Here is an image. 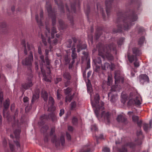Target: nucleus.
I'll return each instance as SVG.
<instances>
[{
	"label": "nucleus",
	"mask_w": 152,
	"mask_h": 152,
	"mask_svg": "<svg viewBox=\"0 0 152 152\" xmlns=\"http://www.w3.org/2000/svg\"><path fill=\"white\" fill-rule=\"evenodd\" d=\"M133 21V13L132 12L130 15L126 18L124 17L123 13L119 11L117 13V18L116 20L117 29H114L113 32L115 33L121 32L122 30H126L129 29Z\"/></svg>",
	"instance_id": "nucleus-1"
},
{
	"label": "nucleus",
	"mask_w": 152,
	"mask_h": 152,
	"mask_svg": "<svg viewBox=\"0 0 152 152\" xmlns=\"http://www.w3.org/2000/svg\"><path fill=\"white\" fill-rule=\"evenodd\" d=\"M116 45L113 43L110 44L107 46H104L101 43H99L96 46L99 55L104 59L106 58L109 61L113 60V56L110 52L113 50L116 53Z\"/></svg>",
	"instance_id": "nucleus-2"
},
{
	"label": "nucleus",
	"mask_w": 152,
	"mask_h": 152,
	"mask_svg": "<svg viewBox=\"0 0 152 152\" xmlns=\"http://www.w3.org/2000/svg\"><path fill=\"white\" fill-rule=\"evenodd\" d=\"M46 8L48 13L49 17L52 19L53 26L51 28V38L53 39L54 37V34L57 32L56 28L54 26L56 23V13L55 10L52 9L51 5L49 3H46Z\"/></svg>",
	"instance_id": "nucleus-3"
},
{
	"label": "nucleus",
	"mask_w": 152,
	"mask_h": 152,
	"mask_svg": "<svg viewBox=\"0 0 152 152\" xmlns=\"http://www.w3.org/2000/svg\"><path fill=\"white\" fill-rule=\"evenodd\" d=\"M99 96L96 94L94 98V102L91 100V102L93 107H94V112L97 117H98V114L100 111L104 109V103L102 102H99Z\"/></svg>",
	"instance_id": "nucleus-4"
},
{
	"label": "nucleus",
	"mask_w": 152,
	"mask_h": 152,
	"mask_svg": "<svg viewBox=\"0 0 152 152\" xmlns=\"http://www.w3.org/2000/svg\"><path fill=\"white\" fill-rule=\"evenodd\" d=\"M40 58L41 61V62L40 63V68L41 72L42 74L44 80L46 82H50V80L48 78V77L46 76V73L45 72V70L43 69V65L45 64V63L47 64V68L48 69L49 72H48V74H49L50 73V68L49 65L50 61L48 59V57L47 56L45 58V61L44 59V56L43 55H41L40 56Z\"/></svg>",
	"instance_id": "nucleus-5"
},
{
	"label": "nucleus",
	"mask_w": 152,
	"mask_h": 152,
	"mask_svg": "<svg viewBox=\"0 0 152 152\" xmlns=\"http://www.w3.org/2000/svg\"><path fill=\"white\" fill-rule=\"evenodd\" d=\"M55 132V128L54 127H53L51 129L50 135L51 136V141L55 144L56 146L58 147L60 145L61 143L62 145H64L65 143V139L64 136H61L60 140L58 139L56 135L54 134Z\"/></svg>",
	"instance_id": "nucleus-6"
},
{
	"label": "nucleus",
	"mask_w": 152,
	"mask_h": 152,
	"mask_svg": "<svg viewBox=\"0 0 152 152\" xmlns=\"http://www.w3.org/2000/svg\"><path fill=\"white\" fill-rule=\"evenodd\" d=\"M74 3H71L70 4V8H69L67 4L66 5V8L67 11V17L68 19L70 21L72 24H73V17L72 16L70 15L71 14L73 13H75L76 12L75 5L77 4L79 5V0H74Z\"/></svg>",
	"instance_id": "nucleus-7"
},
{
	"label": "nucleus",
	"mask_w": 152,
	"mask_h": 152,
	"mask_svg": "<svg viewBox=\"0 0 152 152\" xmlns=\"http://www.w3.org/2000/svg\"><path fill=\"white\" fill-rule=\"evenodd\" d=\"M32 50L28 51V54L29 53L28 57L22 60V63L23 65L28 66V71L29 73H32V70L31 67L32 63L33 61V58Z\"/></svg>",
	"instance_id": "nucleus-8"
},
{
	"label": "nucleus",
	"mask_w": 152,
	"mask_h": 152,
	"mask_svg": "<svg viewBox=\"0 0 152 152\" xmlns=\"http://www.w3.org/2000/svg\"><path fill=\"white\" fill-rule=\"evenodd\" d=\"M27 75L26 81L25 83H22L21 85V89L23 93L24 92L23 91V89L25 90L28 89L33 85V83L32 82V80L33 78L32 73H28Z\"/></svg>",
	"instance_id": "nucleus-9"
},
{
	"label": "nucleus",
	"mask_w": 152,
	"mask_h": 152,
	"mask_svg": "<svg viewBox=\"0 0 152 152\" xmlns=\"http://www.w3.org/2000/svg\"><path fill=\"white\" fill-rule=\"evenodd\" d=\"M144 138V135L141 130L139 129L137 132V138L134 142V152L135 147H137L138 148L142 144V140Z\"/></svg>",
	"instance_id": "nucleus-10"
},
{
	"label": "nucleus",
	"mask_w": 152,
	"mask_h": 152,
	"mask_svg": "<svg viewBox=\"0 0 152 152\" xmlns=\"http://www.w3.org/2000/svg\"><path fill=\"white\" fill-rule=\"evenodd\" d=\"M115 85L112 87L111 89L112 92L119 91L121 88V86L119 85L116 84L120 82L121 80L122 83L124 82L123 78L121 77L120 75L116 72L115 74Z\"/></svg>",
	"instance_id": "nucleus-11"
},
{
	"label": "nucleus",
	"mask_w": 152,
	"mask_h": 152,
	"mask_svg": "<svg viewBox=\"0 0 152 152\" xmlns=\"http://www.w3.org/2000/svg\"><path fill=\"white\" fill-rule=\"evenodd\" d=\"M121 98V101L124 104L126 101L128 100L127 104L128 106L130 107L133 104V93H131L128 96H127L126 94H122Z\"/></svg>",
	"instance_id": "nucleus-12"
},
{
	"label": "nucleus",
	"mask_w": 152,
	"mask_h": 152,
	"mask_svg": "<svg viewBox=\"0 0 152 152\" xmlns=\"http://www.w3.org/2000/svg\"><path fill=\"white\" fill-rule=\"evenodd\" d=\"M18 114V112L17 110L15 111V115L14 116L13 120L14 122V126H17L18 127V129L15 130L14 132V133L15 136V137L18 139L19 137L20 134V129L19 128V126L20 125V123L18 122V121L16 119V117Z\"/></svg>",
	"instance_id": "nucleus-13"
},
{
	"label": "nucleus",
	"mask_w": 152,
	"mask_h": 152,
	"mask_svg": "<svg viewBox=\"0 0 152 152\" xmlns=\"http://www.w3.org/2000/svg\"><path fill=\"white\" fill-rule=\"evenodd\" d=\"M134 105L139 108H140L142 103V99L140 95L134 88Z\"/></svg>",
	"instance_id": "nucleus-14"
},
{
	"label": "nucleus",
	"mask_w": 152,
	"mask_h": 152,
	"mask_svg": "<svg viewBox=\"0 0 152 152\" xmlns=\"http://www.w3.org/2000/svg\"><path fill=\"white\" fill-rule=\"evenodd\" d=\"M141 54V50L140 48H134V66L135 68L138 67L139 66V62L138 59L134 56H139Z\"/></svg>",
	"instance_id": "nucleus-15"
},
{
	"label": "nucleus",
	"mask_w": 152,
	"mask_h": 152,
	"mask_svg": "<svg viewBox=\"0 0 152 152\" xmlns=\"http://www.w3.org/2000/svg\"><path fill=\"white\" fill-rule=\"evenodd\" d=\"M141 4L140 0H134V22L136 21L138 18L137 14H136L137 12H135V9L139 11Z\"/></svg>",
	"instance_id": "nucleus-16"
},
{
	"label": "nucleus",
	"mask_w": 152,
	"mask_h": 152,
	"mask_svg": "<svg viewBox=\"0 0 152 152\" xmlns=\"http://www.w3.org/2000/svg\"><path fill=\"white\" fill-rule=\"evenodd\" d=\"M111 116V114L109 112L103 111L102 112L101 118L106 124L110 123Z\"/></svg>",
	"instance_id": "nucleus-17"
},
{
	"label": "nucleus",
	"mask_w": 152,
	"mask_h": 152,
	"mask_svg": "<svg viewBox=\"0 0 152 152\" xmlns=\"http://www.w3.org/2000/svg\"><path fill=\"white\" fill-rule=\"evenodd\" d=\"M46 28L47 32L45 33L46 37L48 38V43L50 44V48L51 50L52 47L51 46L52 45L54 44L56 45L58 42V40L56 39H55L53 40V42H51L50 39V29L48 28L47 24H46Z\"/></svg>",
	"instance_id": "nucleus-18"
},
{
	"label": "nucleus",
	"mask_w": 152,
	"mask_h": 152,
	"mask_svg": "<svg viewBox=\"0 0 152 152\" xmlns=\"http://www.w3.org/2000/svg\"><path fill=\"white\" fill-rule=\"evenodd\" d=\"M10 104V100L8 99H6L4 103V109L3 111L4 117L6 118L9 121H10L9 115L8 113L6 112V110L9 108Z\"/></svg>",
	"instance_id": "nucleus-19"
},
{
	"label": "nucleus",
	"mask_w": 152,
	"mask_h": 152,
	"mask_svg": "<svg viewBox=\"0 0 152 152\" xmlns=\"http://www.w3.org/2000/svg\"><path fill=\"white\" fill-rule=\"evenodd\" d=\"M48 118H51L52 121H55L56 119V115L53 113H52L50 114H49L48 115H44L41 116L40 117V119L41 120V123H43L44 122L48 119Z\"/></svg>",
	"instance_id": "nucleus-20"
},
{
	"label": "nucleus",
	"mask_w": 152,
	"mask_h": 152,
	"mask_svg": "<svg viewBox=\"0 0 152 152\" xmlns=\"http://www.w3.org/2000/svg\"><path fill=\"white\" fill-rule=\"evenodd\" d=\"M74 44L73 45L72 48H71L72 50V53L71 54V57L72 58V63L74 64L75 62V59L77 58V54L76 53V44L77 41V39L76 38H73Z\"/></svg>",
	"instance_id": "nucleus-21"
},
{
	"label": "nucleus",
	"mask_w": 152,
	"mask_h": 152,
	"mask_svg": "<svg viewBox=\"0 0 152 152\" xmlns=\"http://www.w3.org/2000/svg\"><path fill=\"white\" fill-rule=\"evenodd\" d=\"M21 44L24 47V53L26 55H28V51L32 50L34 49L32 46L29 43H27L26 45V44L25 40H22Z\"/></svg>",
	"instance_id": "nucleus-22"
},
{
	"label": "nucleus",
	"mask_w": 152,
	"mask_h": 152,
	"mask_svg": "<svg viewBox=\"0 0 152 152\" xmlns=\"http://www.w3.org/2000/svg\"><path fill=\"white\" fill-rule=\"evenodd\" d=\"M115 66V64L111 63L110 64L106 62L101 65V69L103 70H107L109 68L111 70H113Z\"/></svg>",
	"instance_id": "nucleus-23"
},
{
	"label": "nucleus",
	"mask_w": 152,
	"mask_h": 152,
	"mask_svg": "<svg viewBox=\"0 0 152 152\" xmlns=\"http://www.w3.org/2000/svg\"><path fill=\"white\" fill-rule=\"evenodd\" d=\"M113 1V0H106L105 1L106 12L108 17L110 15V10L112 7V4Z\"/></svg>",
	"instance_id": "nucleus-24"
},
{
	"label": "nucleus",
	"mask_w": 152,
	"mask_h": 152,
	"mask_svg": "<svg viewBox=\"0 0 152 152\" xmlns=\"http://www.w3.org/2000/svg\"><path fill=\"white\" fill-rule=\"evenodd\" d=\"M130 148L132 149L133 144L132 142H129L123 146L121 148L118 149L119 152H127V148Z\"/></svg>",
	"instance_id": "nucleus-25"
},
{
	"label": "nucleus",
	"mask_w": 152,
	"mask_h": 152,
	"mask_svg": "<svg viewBox=\"0 0 152 152\" xmlns=\"http://www.w3.org/2000/svg\"><path fill=\"white\" fill-rule=\"evenodd\" d=\"M108 96L111 102L113 103H115L118 99L117 95L113 94L112 92L108 94Z\"/></svg>",
	"instance_id": "nucleus-26"
},
{
	"label": "nucleus",
	"mask_w": 152,
	"mask_h": 152,
	"mask_svg": "<svg viewBox=\"0 0 152 152\" xmlns=\"http://www.w3.org/2000/svg\"><path fill=\"white\" fill-rule=\"evenodd\" d=\"M0 29L1 30L2 32L4 33L8 32L9 28L6 22H2L0 23Z\"/></svg>",
	"instance_id": "nucleus-27"
},
{
	"label": "nucleus",
	"mask_w": 152,
	"mask_h": 152,
	"mask_svg": "<svg viewBox=\"0 0 152 152\" xmlns=\"http://www.w3.org/2000/svg\"><path fill=\"white\" fill-rule=\"evenodd\" d=\"M43 12L42 11V10L41 11L39 14L40 18V20H39L38 18L39 16L37 14L35 15V19L36 20L39 26H42L43 25V24L42 22V20L43 18Z\"/></svg>",
	"instance_id": "nucleus-28"
},
{
	"label": "nucleus",
	"mask_w": 152,
	"mask_h": 152,
	"mask_svg": "<svg viewBox=\"0 0 152 152\" xmlns=\"http://www.w3.org/2000/svg\"><path fill=\"white\" fill-rule=\"evenodd\" d=\"M117 120L118 122L122 123L125 124L127 123L126 118L124 114L118 115L117 118Z\"/></svg>",
	"instance_id": "nucleus-29"
},
{
	"label": "nucleus",
	"mask_w": 152,
	"mask_h": 152,
	"mask_svg": "<svg viewBox=\"0 0 152 152\" xmlns=\"http://www.w3.org/2000/svg\"><path fill=\"white\" fill-rule=\"evenodd\" d=\"M97 9L98 11H99L102 15L103 18L104 20H105V15L104 13L103 8L101 6V4L100 3H97Z\"/></svg>",
	"instance_id": "nucleus-30"
},
{
	"label": "nucleus",
	"mask_w": 152,
	"mask_h": 152,
	"mask_svg": "<svg viewBox=\"0 0 152 152\" xmlns=\"http://www.w3.org/2000/svg\"><path fill=\"white\" fill-rule=\"evenodd\" d=\"M140 80L141 83L142 81L148 82L149 81L148 77L145 74H142L140 75Z\"/></svg>",
	"instance_id": "nucleus-31"
},
{
	"label": "nucleus",
	"mask_w": 152,
	"mask_h": 152,
	"mask_svg": "<svg viewBox=\"0 0 152 152\" xmlns=\"http://www.w3.org/2000/svg\"><path fill=\"white\" fill-rule=\"evenodd\" d=\"M39 89H37L35 91L34 94H33L31 100L32 103H33L36 99L39 98Z\"/></svg>",
	"instance_id": "nucleus-32"
},
{
	"label": "nucleus",
	"mask_w": 152,
	"mask_h": 152,
	"mask_svg": "<svg viewBox=\"0 0 152 152\" xmlns=\"http://www.w3.org/2000/svg\"><path fill=\"white\" fill-rule=\"evenodd\" d=\"M54 103L53 99L51 96H50L49 99V104L48 106V109L49 110L50 109H52L53 107V105Z\"/></svg>",
	"instance_id": "nucleus-33"
},
{
	"label": "nucleus",
	"mask_w": 152,
	"mask_h": 152,
	"mask_svg": "<svg viewBox=\"0 0 152 152\" xmlns=\"http://www.w3.org/2000/svg\"><path fill=\"white\" fill-rule=\"evenodd\" d=\"M77 51L79 52L81 50L86 49L87 48V45L85 44L82 45L79 43V44L77 45Z\"/></svg>",
	"instance_id": "nucleus-34"
},
{
	"label": "nucleus",
	"mask_w": 152,
	"mask_h": 152,
	"mask_svg": "<svg viewBox=\"0 0 152 152\" xmlns=\"http://www.w3.org/2000/svg\"><path fill=\"white\" fill-rule=\"evenodd\" d=\"M139 118L138 116L134 115V122H136L138 126L140 128L141 127L142 121L141 120L139 121Z\"/></svg>",
	"instance_id": "nucleus-35"
},
{
	"label": "nucleus",
	"mask_w": 152,
	"mask_h": 152,
	"mask_svg": "<svg viewBox=\"0 0 152 152\" xmlns=\"http://www.w3.org/2000/svg\"><path fill=\"white\" fill-rule=\"evenodd\" d=\"M137 30L138 34L139 35H142L145 31V29L143 27H140L138 25L137 26Z\"/></svg>",
	"instance_id": "nucleus-36"
},
{
	"label": "nucleus",
	"mask_w": 152,
	"mask_h": 152,
	"mask_svg": "<svg viewBox=\"0 0 152 152\" xmlns=\"http://www.w3.org/2000/svg\"><path fill=\"white\" fill-rule=\"evenodd\" d=\"M55 3L57 4L58 6V8L60 10V12L62 13H64V6L62 2H61L60 4H58L57 2V0H55Z\"/></svg>",
	"instance_id": "nucleus-37"
},
{
	"label": "nucleus",
	"mask_w": 152,
	"mask_h": 152,
	"mask_svg": "<svg viewBox=\"0 0 152 152\" xmlns=\"http://www.w3.org/2000/svg\"><path fill=\"white\" fill-rule=\"evenodd\" d=\"M145 40V38L144 36H142L140 37L138 40V45L141 47Z\"/></svg>",
	"instance_id": "nucleus-38"
},
{
	"label": "nucleus",
	"mask_w": 152,
	"mask_h": 152,
	"mask_svg": "<svg viewBox=\"0 0 152 152\" xmlns=\"http://www.w3.org/2000/svg\"><path fill=\"white\" fill-rule=\"evenodd\" d=\"M41 96L44 101H47L48 97V94L47 92L45 91H42L41 93Z\"/></svg>",
	"instance_id": "nucleus-39"
},
{
	"label": "nucleus",
	"mask_w": 152,
	"mask_h": 152,
	"mask_svg": "<svg viewBox=\"0 0 152 152\" xmlns=\"http://www.w3.org/2000/svg\"><path fill=\"white\" fill-rule=\"evenodd\" d=\"M91 147L87 145L84 147L83 149L80 151V152H90V151Z\"/></svg>",
	"instance_id": "nucleus-40"
},
{
	"label": "nucleus",
	"mask_w": 152,
	"mask_h": 152,
	"mask_svg": "<svg viewBox=\"0 0 152 152\" xmlns=\"http://www.w3.org/2000/svg\"><path fill=\"white\" fill-rule=\"evenodd\" d=\"M63 76L64 78L68 80H70L71 78L70 73L67 71H65L64 73Z\"/></svg>",
	"instance_id": "nucleus-41"
},
{
	"label": "nucleus",
	"mask_w": 152,
	"mask_h": 152,
	"mask_svg": "<svg viewBox=\"0 0 152 152\" xmlns=\"http://www.w3.org/2000/svg\"><path fill=\"white\" fill-rule=\"evenodd\" d=\"M74 38H73V39ZM73 42H72V40L71 39H69L67 42V47L68 48H72V46L74 44V41L73 40Z\"/></svg>",
	"instance_id": "nucleus-42"
},
{
	"label": "nucleus",
	"mask_w": 152,
	"mask_h": 152,
	"mask_svg": "<svg viewBox=\"0 0 152 152\" xmlns=\"http://www.w3.org/2000/svg\"><path fill=\"white\" fill-rule=\"evenodd\" d=\"M59 24L60 29H63L66 27V26L64 22L62 20H59Z\"/></svg>",
	"instance_id": "nucleus-43"
},
{
	"label": "nucleus",
	"mask_w": 152,
	"mask_h": 152,
	"mask_svg": "<svg viewBox=\"0 0 152 152\" xmlns=\"http://www.w3.org/2000/svg\"><path fill=\"white\" fill-rule=\"evenodd\" d=\"M93 61L95 65L97 64H100L102 62V61L101 58L99 57H98L97 58L93 59Z\"/></svg>",
	"instance_id": "nucleus-44"
},
{
	"label": "nucleus",
	"mask_w": 152,
	"mask_h": 152,
	"mask_svg": "<svg viewBox=\"0 0 152 152\" xmlns=\"http://www.w3.org/2000/svg\"><path fill=\"white\" fill-rule=\"evenodd\" d=\"M49 127L46 125L43 126L42 127L41 129V132L45 133L48 129Z\"/></svg>",
	"instance_id": "nucleus-45"
},
{
	"label": "nucleus",
	"mask_w": 152,
	"mask_h": 152,
	"mask_svg": "<svg viewBox=\"0 0 152 152\" xmlns=\"http://www.w3.org/2000/svg\"><path fill=\"white\" fill-rule=\"evenodd\" d=\"M124 38H121L118 40L117 43L118 45H122L124 42Z\"/></svg>",
	"instance_id": "nucleus-46"
},
{
	"label": "nucleus",
	"mask_w": 152,
	"mask_h": 152,
	"mask_svg": "<svg viewBox=\"0 0 152 152\" xmlns=\"http://www.w3.org/2000/svg\"><path fill=\"white\" fill-rule=\"evenodd\" d=\"M143 129L145 132H147L149 128H150L149 125L148 124H145L143 125Z\"/></svg>",
	"instance_id": "nucleus-47"
},
{
	"label": "nucleus",
	"mask_w": 152,
	"mask_h": 152,
	"mask_svg": "<svg viewBox=\"0 0 152 152\" xmlns=\"http://www.w3.org/2000/svg\"><path fill=\"white\" fill-rule=\"evenodd\" d=\"M3 99V92L1 91H0V105H1Z\"/></svg>",
	"instance_id": "nucleus-48"
},
{
	"label": "nucleus",
	"mask_w": 152,
	"mask_h": 152,
	"mask_svg": "<svg viewBox=\"0 0 152 152\" xmlns=\"http://www.w3.org/2000/svg\"><path fill=\"white\" fill-rule=\"evenodd\" d=\"M41 38L42 39V42L44 45L45 46L47 45V42L46 41V38L44 37L42 34L41 35Z\"/></svg>",
	"instance_id": "nucleus-49"
},
{
	"label": "nucleus",
	"mask_w": 152,
	"mask_h": 152,
	"mask_svg": "<svg viewBox=\"0 0 152 152\" xmlns=\"http://www.w3.org/2000/svg\"><path fill=\"white\" fill-rule=\"evenodd\" d=\"M73 124L74 125H76L77 124V119L75 117H73L72 121Z\"/></svg>",
	"instance_id": "nucleus-50"
},
{
	"label": "nucleus",
	"mask_w": 152,
	"mask_h": 152,
	"mask_svg": "<svg viewBox=\"0 0 152 152\" xmlns=\"http://www.w3.org/2000/svg\"><path fill=\"white\" fill-rule=\"evenodd\" d=\"M73 97V96H67L65 99V101L66 102H70L72 100V99Z\"/></svg>",
	"instance_id": "nucleus-51"
},
{
	"label": "nucleus",
	"mask_w": 152,
	"mask_h": 152,
	"mask_svg": "<svg viewBox=\"0 0 152 152\" xmlns=\"http://www.w3.org/2000/svg\"><path fill=\"white\" fill-rule=\"evenodd\" d=\"M49 135L48 134H45L44 135V140L45 142H48V141Z\"/></svg>",
	"instance_id": "nucleus-52"
},
{
	"label": "nucleus",
	"mask_w": 152,
	"mask_h": 152,
	"mask_svg": "<svg viewBox=\"0 0 152 152\" xmlns=\"http://www.w3.org/2000/svg\"><path fill=\"white\" fill-rule=\"evenodd\" d=\"M112 79L111 77L109 76L108 77V81L107 82V85L108 86H110L112 82Z\"/></svg>",
	"instance_id": "nucleus-53"
},
{
	"label": "nucleus",
	"mask_w": 152,
	"mask_h": 152,
	"mask_svg": "<svg viewBox=\"0 0 152 152\" xmlns=\"http://www.w3.org/2000/svg\"><path fill=\"white\" fill-rule=\"evenodd\" d=\"M72 91L71 88H68L64 90V92L66 94H68Z\"/></svg>",
	"instance_id": "nucleus-54"
},
{
	"label": "nucleus",
	"mask_w": 152,
	"mask_h": 152,
	"mask_svg": "<svg viewBox=\"0 0 152 152\" xmlns=\"http://www.w3.org/2000/svg\"><path fill=\"white\" fill-rule=\"evenodd\" d=\"M76 104L75 102H72L71 104V109H74L76 107Z\"/></svg>",
	"instance_id": "nucleus-55"
},
{
	"label": "nucleus",
	"mask_w": 152,
	"mask_h": 152,
	"mask_svg": "<svg viewBox=\"0 0 152 152\" xmlns=\"http://www.w3.org/2000/svg\"><path fill=\"white\" fill-rule=\"evenodd\" d=\"M101 35L100 32V31H97L96 33L95 38L96 40L98 39Z\"/></svg>",
	"instance_id": "nucleus-56"
},
{
	"label": "nucleus",
	"mask_w": 152,
	"mask_h": 152,
	"mask_svg": "<svg viewBox=\"0 0 152 152\" xmlns=\"http://www.w3.org/2000/svg\"><path fill=\"white\" fill-rule=\"evenodd\" d=\"M87 59H88L87 61V66L86 67V70L88 68H90V59L88 58H87Z\"/></svg>",
	"instance_id": "nucleus-57"
},
{
	"label": "nucleus",
	"mask_w": 152,
	"mask_h": 152,
	"mask_svg": "<svg viewBox=\"0 0 152 152\" xmlns=\"http://www.w3.org/2000/svg\"><path fill=\"white\" fill-rule=\"evenodd\" d=\"M91 129L92 131H96L97 130V128L96 124L92 125L91 126Z\"/></svg>",
	"instance_id": "nucleus-58"
},
{
	"label": "nucleus",
	"mask_w": 152,
	"mask_h": 152,
	"mask_svg": "<svg viewBox=\"0 0 152 152\" xmlns=\"http://www.w3.org/2000/svg\"><path fill=\"white\" fill-rule=\"evenodd\" d=\"M70 59L67 56H66L65 58V60L66 64H68L70 61Z\"/></svg>",
	"instance_id": "nucleus-59"
},
{
	"label": "nucleus",
	"mask_w": 152,
	"mask_h": 152,
	"mask_svg": "<svg viewBox=\"0 0 152 152\" xmlns=\"http://www.w3.org/2000/svg\"><path fill=\"white\" fill-rule=\"evenodd\" d=\"M102 151L104 152H110V149L109 148L105 147L103 149Z\"/></svg>",
	"instance_id": "nucleus-60"
},
{
	"label": "nucleus",
	"mask_w": 152,
	"mask_h": 152,
	"mask_svg": "<svg viewBox=\"0 0 152 152\" xmlns=\"http://www.w3.org/2000/svg\"><path fill=\"white\" fill-rule=\"evenodd\" d=\"M90 8L88 6L87 7V9H86V10H85V12L87 15L90 12Z\"/></svg>",
	"instance_id": "nucleus-61"
},
{
	"label": "nucleus",
	"mask_w": 152,
	"mask_h": 152,
	"mask_svg": "<svg viewBox=\"0 0 152 152\" xmlns=\"http://www.w3.org/2000/svg\"><path fill=\"white\" fill-rule=\"evenodd\" d=\"M128 114L129 117H131L132 119L133 120V112L129 111L128 113Z\"/></svg>",
	"instance_id": "nucleus-62"
},
{
	"label": "nucleus",
	"mask_w": 152,
	"mask_h": 152,
	"mask_svg": "<svg viewBox=\"0 0 152 152\" xmlns=\"http://www.w3.org/2000/svg\"><path fill=\"white\" fill-rule=\"evenodd\" d=\"M83 54L84 55V57L86 58H88V53L87 52H83Z\"/></svg>",
	"instance_id": "nucleus-63"
},
{
	"label": "nucleus",
	"mask_w": 152,
	"mask_h": 152,
	"mask_svg": "<svg viewBox=\"0 0 152 152\" xmlns=\"http://www.w3.org/2000/svg\"><path fill=\"white\" fill-rule=\"evenodd\" d=\"M128 58L129 62L131 63H132L133 61V57L132 56H130L129 55H128Z\"/></svg>",
	"instance_id": "nucleus-64"
}]
</instances>
